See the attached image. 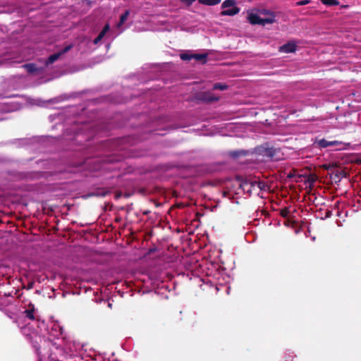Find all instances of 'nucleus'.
<instances>
[{
	"label": "nucleus",
	"instance_id": "17",
	"mask_svg": "<svg viewBox=\"0 0 361 361\" xmlns=\"http://www.w3.org/2000/svg\"><path fill=\"white\" fill-rule=\"evenodd\" d=\"M274 21V16H271L269 18H261L259 25H265L267 24L272 23Z\"/></svg>",
	"mask_w": 361,
	"mask_h": 361
},
{
	"label": "nucleus",
	"instance_id": "6",
	"mask_svg": "<svg viewBox=\"0 0 361 361\" xmlns=\"http://www.w3.org/2000/svg\"><path fill=\"white\" fill-rule=\"evenodd\" d=\"M21 314L25 319H27L32 322H35L37 325L39 324V322H42L39 319H38L37 310L32 303H29L27 307L21 312Z\"/></svg>",
	"mask_w": 361,
	"mask_h": 361
},
{
	"label": "nucleus",
	"instance_id": "30",
	"mask_svg": "<svg viewBox=\"0 0 361 361\" xmlns=\"http://www.w3.org/2000/svg\"><path fill=\"white\" fill-rule=\"evenodd\" d=\"M23 59H28L29 58H28V57H25V56H24V57H23Z\"/></svg>",
	"mask_w": 361,
	"mask_h": 361
},
{
	"label": "nucleus",
	"instance_id": "8",
	"mask_svg": "<svg viewBox=\"0 0 361 361\" xmlns=\"http://www.w3.org/2000/svg\"><path fill=\"white\" fill-rule=\"evenodd\" d=\"M72 48V45L66 46L62 50L50 55L47 59L44 61V67L47 68L49 65L57 61L63 54L68 52Z\"/></svg>",
	"mask_w": 361,
	"mask_h": 361
},
{
	"label": "nucleus",
	"instance_id": "11",
	"mask_svg": "<svg viewBox=\"0 0 361 361\" xmlns=\"http://www.w3.org/2000/svg\"><path fill=\"white\" fill-rule=\"evenodd\" d=\"M247 20L252 25H259L261 17L257 13L252 11L248 13Z\"/></svg>",
	"mask_w": 361,
	"mask_h": 361
},
{
	"label": "nucleus",
	"instance_id": "26",
	"mask_svg": "<svg viewBox=\"0 0 361 361\" xmlns=\"http://www.w3.org/2000/svg\"><path fill=\"white\" fill-rule=\"evenodd\" d=\"M308 3H309V1H307V0H305V1H300V3H298V4H299L300 5H305V4H308Z\"/></svg>",
	"mask_w": 361,
	"mask_h": 361
},
{
	"label": "nucleus",
	"instance_id": "21",
	"mask_svg": "<svg viewBox=\"0 0 361 361\" xmlns=\"http://www.w3.org/2000/svg\"><path fill=\"white\" fill-rule=\"evenodd\" d=\"M228 88V86L222 83H216L213 86L214 90H225Z\"/></svg>",
	"mask_w": 361,
	"mask_h": 361
},
{
	"label": "nucleus",
	"instance_id": "1",
	"mask_svg": "<svg viewBox=\"0 0 361 361\" xmlns=\"http://www.w3.org/2000/svg\"><path fill=\"white\" fill-rule=\"evenodd\" d=\"M30 338L33 346L36 348L39 361H57L52 357L53 348L66 336L63 334V327L58 321L51 320L48 324L44 321L39 322L37 331L32 333Z\"/></svg>",
	"mask_w": 361,
	"mask_h": 361
},
{
	"label": "nucleus",
	"instance_id": "15",
	"mask_svg": "<svg viewBox=\"0 0 361 361\" xmlns=\"http://www.w3.org/2000/svg\"><path fill=\"white\" fill-rule=\"evenodd\" d=\"M199 3L206 6H216L221 3V0H198Z\"/></svg>",
	"mask_w": 361,
	"mask_h": 361
},
{
	"label": "nucleus",
	"instance_id": "25",
	"mask_svg": "<svg viewBox=\"0 0 361 361\" xmlns=\"http://www.w3.org/2000/svg\"><path fill=\"white\" fill-rule=\"evenodd\" d=\"M182 2L185 3L188 6H190L193 2L196 0H180Z\"/></svg>",
	"mask_w": 361,
	"mask_h": 361
},
{
	"label": "nucleus",
	"instance_id": "7",
	"mask_svg": "<svg viewBox=\"0 0 361 361\" xmlns=\"http://www.w3.org/2000/svg\"><path fill=\"white\" fill-rule=\"evenodd\" d=\"M257 184L256 179H247L243 181L240 187L245 192L250 195L255 194L257 195V188L255 186Z\"/></svg>",
	"mask_w": 361,
	"mask_h": 361
},
{
	"label": "nucleus",
	"instance_id": "24",
	"mask_svg": "<svg viewBox=\"0 0 361 361\" xmlns=\"http://www.w3.org/2000/svg\"><path fill=\"white\" fill-rule=\"evenodd\" d=\"M353 94L355 97V101L361 103V92H357L356 93H354Z\"/></svg>",
	"mask_w": 361,
	"mask_h": 361
},
{
	"label": "nucleus",
	"instance_id": "3",
	"mask_svg": "<svg viewBox=\"0 0 361 361\" xmlns=\"http://www.w3.org/2000/svg\"><path fill=\"white\" fill-rule=\"evenodd\" d=\"M129 140L130 138L127 137L113 141L111 142L113 153L105 159V161L117 162L126 158L135 157V155L128 149V145H126V143Z\"/></svg>",
	"mask_w": 361,
	"mask_h": 361
},
{
	"label": "nucleus",
	"instance_id": "16",
	"mask_svg": "<svg viewBox=\"0 0 361 361\" xmlns=\"http://www.w3.org/2000/svg\"><path fill=\"white\" fill-rule=\"evenodd\" d=\"M258 152L260 154H264L270 157H271L274 155L273 149L271 148H265V147H262L258 149Z\"/></svg>",
	"mask_w": 361,
	"mask_h": 361
},
{
	"label": "nucleus",
	"instance_id": "29",
	"mask_svg": "<svg viewBox=\"0 0 361 361\" xmlns=\"http://www.w3.org/2000/svg\"><path fill=\"white\" fill-rule=\"evenodd\" d=\"M111 305H111V303H110V302H109V303H108V306H109V307H111Z\"/></svg>",
	"mask_w": 361,
	"mask_h": 361
},
{
	"label": "nucleus",
	"instance_id": "27",
	"mask_svg": "<svg viewBox=\"0 0 361 361\" xmlns=\"http://www.w3.org/2000/svg\"><path fill=\"white\" fill-rule=\"evenodd\" d=\"M54 118H55V116H54V115H51L49 116V119L51 120V121H53L54 120Z\"/></svg>",
	"mask_w": 361,
	"mask_h": 361
},
{
	"label": "nucleus",
	"instance_id": "18",
	"mask_svg": "<svg viewBox=\"0 0 361 361\" xmlns=\"http://www.w3.org/2000/svg\"><path fill=\"white\" fill-rule=\"evenodd\" d=\"M320 1L326 6H338L339 1L338 0H320Z\"/></svg>",
	"mask_w": 361,
	"mask_h": 361
},
{
	"label": "nucleus",
	"instance_id": "2",
	"mask_svg": "<svg viewBox=\"0 0 361 361\" xmlns=\"http://www.w3.org/2000/svg\"><path fill=\"white\" fill-rule=\"evenodd\" d=\"M60 343L61 345H57L52 351V357L57 361H59L57 359V355L67 359L78 355L83 349V345L81 343L69 336L63 338Z\"/></svg>",
	"mask_w": 361,
	"mask_h": 361
},
{
	"label": "nucleus",
	"instance_id": "5",
	"mask_svg": "<svg viewBox=\"0 0 361 361\" xmlns=\"http://www.w3.org/2000/svg\"><path fill=\"white\" fill-rule=\"evenodd\" d=\"M317 144L318 147H319L321 148H326L329 147H335V149L336 150L347 149L350 146V143H348V142H344L338 141V140H331L330 141V140H327L324 138L319 140L317 142Z\"/></svg>",
	"mask_w": 361,
	"mask_h": 361
},
{
	"label": "nucleus",
	"instance_id": "13",
	"mask_svg": "<svg viewBox=\"0 0 361 361\" xmlns=\"http://www.w3.org/2000/svg\"><path fill=\"white\" fill-rule=\"evenodd\" d=\"M296 46L294 43L288 42L279 48V51L283 53H293L295 51Z\"/></svg>",
	"mask_w": 361,
	"mask_h": 361
},
{
	"label": "nucleus",
	"instance_id": "10",
	"mask_svg": "<svg viewBox=\"0 0 361 361\" xmlns=\"http://www.w3.org/2000/svg\"><path fill=\"white\" fill-rule=\"evenodd\" d=\"M23 67L29 73H40L44 68V66L41 67L37 66L35 63H27L24 64Z\"/></svg>",
	"mask_w": 361,
	"mask_h": 361
},
{
	"label": "nucleus",
	"instance_id": "12",
	"mask_svg": "<svg viewBox=\"0 0 361 361\" xmlns=\"http://www.w3.org/2000/svg\"><path fill=\"white\" fill-rule=\"evenodd\" d=\"M110 30L109 24H106L98 36L94 39L93 43L97 44Z\"/></svg>",
	"mask_w": 361,
	"mask_h": 361
},
{
	"label": "nucleus",
	"instance_id": "14",
	"mask_svg": "<svg viewBox=\"0 0 361 361\" xmlns=\"http://www.w3.org/2000/svg\"><path fill=\"white\" fill-rule=\"evenodd\" d=\"M257 184L255 186L257 188V195H261V192L263 191H267L268 190V185L264 181L257 180L256 179Z\"/></svg>",
	"mask_w": 361,
	"mask_h": 361
},
{
	"label": "nucleus",
	"instance_id": "19",
	"mask_svg": "<svg viewBox=\"0 0 361 361\" xmlns=\"http://www.w3.org/2000/svg\"><path fill=\"white\" fill-rule=\"evenodd\" d=\"M192 59H195L197 61H205L207 57V54H195L192 56Z\"/></svg>",
	"mask_w": 361,
	"mask_h": 361
},
{
	"label": "nucleus",
	"instance_id": "9",
	"mask_svg": "<svg viewBox=\"0 0 361 361\" xmlns=\"http://www.w3.org/2000/svg\"><path fill=\"white\" fill-rule=\"evenodd\" d=\"M130 15V10H126L124 13H123L118 23L116 24V27L118 30H119L118 34L122 33L126 27L128 26L123 27L124 24L126 23V21L127 20L128 16Z\"/></svg>",
	"mask_w": 361,
	"mask_h": 361
},
{
	"label": "nucleus",
	"instance_id": "28",
	"mask_svg": "<svg viewBox=\"0 0 361 361\" xmlns=\"http://www.w3.org/2000/svg\"><path fill=\"white\" fill-rule=\"evenodd\" d=\"M110 45H111V44H110V43H109V44H107L106 45V49H109Z\"/></svg>",
	"mask_w": 361,
	"mask_h": 361
},
{
	"label": "nucleus",
	"instance_id": "23",
	"mask_svg": "<svg viewBox=\"0 0 361 361\" xmlns=\"http://www.w3.org/2000/svg\"><path fill=\"white\" fill-rule=\"evenodd\" d=\"M203 99L206 102H214L218 101L219 98L214 96H205Z\"/></svg>",
	"mask_w": 361,
	"mask_h": 361
},
{
	"label": "nucleus",
	"instance_id": "4",
	"mask_svg": "<svg viewBox=\"0 0 361 361\" xmlns=\"http://www.w3.org/2000/svg\"><path fill=\"white\" fill-rule=\"evenodd\" d=\"M221 8L223 11L221 15L223 16H233L240 11V8L236 6L235 0H225L221 4Z\"/></svg>",
	"mask_w": 361,
	"mask_h": 361
},
{
	"label": "nucleus",
	"instance_id": "22",
	"mask_svg": "<svg viewBox=\"0 0 361 361\" xmlns=\"http://www.w3.org/2000/svg\"><path fill=\"white\" fill-rule=\"evenodd\" d=\"M290 209L288 207H285V208H283L281 210V212H280V214L281 215V216H283V218H286L289 216V214H290Z\"/></svg>",
	"mask_w": 361,
	"mask_h": 361
},
{
	"label": "nucleus",
	"instance_id": "20",
	"mask_svg": "<svg viewBox=\"0 0 361 361\" xmlns=\"http://www.w3.org/2000/svg\"><path fill=\"white\" fill-rule=\"evenodd\" d=\"M192 56L193 54L190 53H183L180 54V58L183 61H190L193 58Z\"/></svg>",
	"mask_w": 361,
	"mask_h": 361
}]
</instances>
